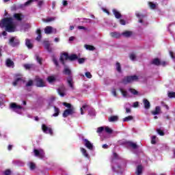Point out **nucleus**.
I'll list each match as a JSON object with an SVG mask.
<instances>
[{"label": "nucleus", "instance_id": "ddd939ff", "mask_svg": "<svg viewBox=\"0 0 175 175\" xmlns=\"http://www.w3.org/2000/svg\"><path fill=\"white\" fill-rule=\"evenodd\" d=\"M123 144H127L129 147H131V148H133V150H136L137 148V144L131 141H125Z\"/></svg>", "mask_w": 175, "mask_h": 175}, {"label": "nucleus", "instance_id": "f257e3e1", "mask_svg": "<svg viewBox=\"0 0 175 175\" xmlns=\"http://www.w3.org/2000/svg\"><path fill=\"white\" fill-rule=\"evenodd\" d=\"M1 28H5L7 32H14L16 31V25L13 23V18H4L0 23Z\"/></svg>", "mask_w": 175, "mask_h": 175}, {"label": "nucleus", "instance_id": "bb28decb", "mask_svg": "<svg viewBox=\"0 0 175 175\" xmlns=\"http://www.w3.org/2000/svg\"><path fill=\"white\" fill-rule=\"evenodd\" d=\"M67 83L69 85V87H70V88H74L73 87V78L72 77H68L67 78Z\"/></svg>", "mask_w": 175, "mask_h": 175}, {"label": "nucleus", "instance_id": "c03bdc74", "mask_svg": "<svg viewBox=\"0 0 175 175\" xmlns=\"http://www.w3.org/2000/svg\"><path fill=\"white\" fill-rule=\"evenodd\" d=\"M23 67L25 68V69H26V70H29V69L32 68V64H25L23 65Z\"/></svg>", "mask_w": 175, "mask_h": 175}, {"label": "nucleus", "instance_id": "a18cd8bd", "mask_svg": "<svg viewBox=\"0 0 175 175\" xmlns=\"http://www.w3.org/2000/svg\"><path fill=\"white\" fill-rule=\"evenodd\" d=\"M129 58L130 59H131V61H135V59H136V55L135 53H131L129 55Z\"/></svg>", "mask_w": 175, "mask_h": 175}, {"label": "nucleus", "instance_id": "e2e57ef3", "mask_svg": "<svg viewBox=\"0 0 175 175\" xmlns=\"http://www.w3.org/2000/svg\"><path fill=\"white\" fill-rule=\"evenodd\" d=\"M161 105H162V106H163V107H165V109L167 110H169V106L165 104V103L163 101L161 102Z\"/></svg>", "mask_w": 175, "mask_h": 175}, {"label": "nucleus", "instance_id": "052dcab7", "mask_svg": "<svg viewBox=\"0 0 175 175\" xmlns=\"http://www.w3.org/2000/svg\"><path fill=\"white\" fill-rule=\"evenodd\" d=\"M12 174V171L10 170H7L4 172V175H10Z\"/></svg>", "mask_w": 175, "mask_h": 175}, {"label": "nucleus", "instance_id": "aec40b11", "mask_svg": "<svg viewBox=\"0 0 175 175\" xmlns=\"http://www.w3.org/2000/svg\"><path fill=\"white\" fill-rule=\"evenodd\" d=\"M132 35H133V32L131 31H125L122 33V36L124 38H131Z\"/></svg>", "mask_w": 175, "mask_h": 175}, {"label": "nucleus", "instance_id": "39448f33", "mask_svg": "<svg viewBox=\"0 0 175 175\" xmlns=\"http://www.w3.org/2000/svg\"><path fill=\"white\" fill-rule=\"evenodd\" d=\"M36 85L40 88H43V87H46V83L44 81L39 77H36L35 79Z\"/></svg>", "mask_w": 175, "mask_h": 175}, {"label": "nucleus", "instance_id": "6ab92c4d", "mask_svg": "<svg viewBox=\"0 0 175 175\" xmlns=\"http://www.w3.org/2000/svg\"><path fill=\"white\" fill-rule=\"evenodd\" d=\"M19 81H23V83L25 82L23 77H17L14 79V81L12 82V85H14V87H16L18 84Z\"/></svg>", "mask_w": 175, "mask_h": 175}, {"label": "nucleus", "instance_id": "864d4df0", "mask_svg": "<svg viewBox=\"0 0 175 175\" xmlns=\"http://www.w3.org/2000/svg\"><path fill=\"white\" fill-rule=\"evenodd\" d=\"M157 133H159L160 135V136H165V132H163V131L158 129L157 130Z\"/></svg>", "mask_w": 175, "mask_h": 175}, {"label": "nucleus", "instance_id": "423d86ee", "mask_svg": "<svg viewBox=\"0 0 175 175\" xmlns=\"http://www.w3.org/2000/svg\"><path fill=\"white\" fill-rule=\"evenodd\" d=\"M10 109H12V110L15 111V113H20L18 110H21V109H23V107H21V105H17V103H11L10 105Z\"/></svg>", "mask_w": 175, "mask_h": 175}, {"label": "nucleus", "instance_id": "b1692460", "mask_svg": "<svg viewBox=\"0 0 175 175\" xmlns=\"http://www.w3.org/2000/svg\"><path fill=\"white\" fill-rule=\"evenodd\" d=\"M159 113H161V107L159 106H157L155 107L154 111H151V113L152 114V116H157V114H159Z\"/></svg>", "mask_w": 175, "mask_h": 175}, {"label": "nucleus", "instance_id": "473e14b6", "mask_svg": "<svg viewBox=\"0 0 175 175\" xmlns=\"http://www.w3.org/2000/svg\"><path fill=\"white\" fill-rule=\"evenodd\" d=\"M137 17H138V18L139 19L138 23H140L141 24H143V18L146 17V16L144 15V14L140 15L139 14H137Z\"/></svg>", "mask_w": 175, "mask_h": 175}, {"label": "nucleus", "instance_id": "e433bc0d", "mask_svg": "<svg viewBox=\"0 0 175 175\" xmlns=\"http://www.w3.org/2000/svg\"><path fill=\"white\" fill-rule=\"evenodd\" d=\"M85 47L86 50H90V51H94V50H95L94 46L92 45L85 44Z\"/></svg>", "mask_w": 175, "mask_h": 175}, {"label": "nucleus", "instance_id": "20e7f679", "mask_svg": "<svg viewBox=\"0 0 175 175\" xmlns=\"http://www.w3.org/2000/svg\"><path fill=\"white\" fill-rule=\"evenodd\" d=\"M150 64L152 65H155V66H165L166 65V62H161L159 58H154L151 61Z\"/></svg>", "mask_w": 175, "mask_h": 175}, {"label": "nucleus", "instance_id": "2eb2a0df", "mask_svg": "<svg viewBox=\"0 0 175 175\" xmlns=\"http://www.w3.org/2000/svg\"><path fill=\"white\" fill-rule=\"evenodd\" d=\"M5 65L8 68H14V62L8 58L5 61Z\"/></svg>", "mask_w": 175, "mask_h": 175}, {"label": "nucleus", "instance_id": "9d476101", "mask_svg": "<svg viewBox=\"0 0 175 175\" xmlns=\"http://www.w3.org/2000/svg\"><path fill=\"white\" fill-rule=\"evenodd\" d=\"M65 91H66V88H65V86L62 85L57 89V94H59V95L61 96L62 98H64V96H65L66 95Z\"/></svg>", "mask_w": 175, "mask_h": 175}, {"label": "nucleus", "instance_id": "69168bd1", "mask_svg": "<svg viewBox=\"0 0 175 175\" xmlns=\"http://www.w3.org/2000/svg\"><path fill=\"white\" fill-rule=\"evenodd\" d=\"M43 3H44L43 1H38V6L39 8H42V6L43 5Z\"/></svg>", "mask_w": 175, "mask_h": 175}, {"label": "nucleus", "instance_id": "5fc2aeb1", "mask_svg": "<svg viewBox=\"0 0 175 175\" xmlns=\"http://www.w3.org/2000/svg\"><path fill=\"white\" fill-rule=\"evenodd\" d=\"M53 62L55 65V66H59V64H58V60L57 59L56 57L53 58Z\"/></svg>", "mask_w": 175, "mask_h": 175}, {"label": "nucleus", "instance_id": "603ef678", "mask_svg": "<svg viewBox=\"0 0 175 175\" xmlns=\"http://www.w3.org/2000/svg\"><path fill=\"white\" fill-rule=\"evenodd\" d=\"M35 1H38V0H29V1H26L24 5H25V6H28V5H31V3H32V2H35Z\"/></svg>", "mask_w": 175, "mask_h": 175}, {"label": "nucleus", "instance_id": "f704fd0d", "mask_svg": "<svg viewBox=\"0 0 175 175\" xmlns=\"http://www.w3.org/2000/svg\"><path fill=\"white\" fill-rule=\"evenodd\" d=\"M133 120V116H129L123 118V122H128L129 121H132Z\"/></svg>", "mask_w": 175, "mask_h": 175}, {"label": "nucleus", "instance_id": "c9c22d12", "mask_svg": "<svg viewBox=\"0 0 175 175\" xmlns=\"http://www.w3.org/2000/svg\"><path fill=\"white\" fill-rule=\"evenodd\" d=\"M55 77L54 76H49L47 78V81H49V83H54V81H55Z\"/></svg>", "mask_w": 175, "mask_h": 175}, {"label": "nucleus", "instance_id": "f03ea898", "mask_svg": "<svg viewBox=\"0 0 175 175\" xmlns=\"http://www.w3.org/2000/svg\"><path fill=\"white\" fill-rule=\"evenodd\" d=\"M138 80L139 77L137 75L126 76L122 79L121 83L122 84L126 85V84H131V83H133V81H137Z\"/></svg>", "mask_w": 175, "mask_h": 175}, {"label": "nucleus", "instance_id": "a211bd4d", "mask_svg": "<svg viewBox=\"0 0 175 175\" xmlns=\"http://www.w3.org/2000/svg\"><path fill=\"white\" fill-rule=\"evenodd\" d=\"M143 103H144V108L146 110H148V109H150V107H151V104H150V101H148V100L144 98L143 100Z\"/></svg>", "mask_w": 175, "mask_h": 175}, {"label": "nucleus", "instance_id": "0e129e2a", "mask_svg": "<svg viewBox=\"0 0 175 175\" xmlns=\"http://www.w3.org/2000/svg\"><path fill=\"white\" fill-rule=\"evenodd\" d=\"M113 157L115 159H119L118 154L116 152H113Z\"/></svg>", "mask_w": 175, "mask_h": 175}, {"label": "nucleus", "instance_id": "393cba45", "mask_svg": "<svg viewBox=\"0 0 175 175\" xmlns=\"http://www.w3.org/2000/svg\"><path fill=\"white\" fill-rule=\"evenodd\" d=\"M135 173L137 175L142 174V173H143V165H137Z\"/></svg>", "mask_w": 175, "mask_h": 175}, {"label": "nucleus", "instance_id": "bf43d9fd", "mask_svg": "<svg viewBox=\"0 0 175 175\" xmlns=\"http://www.w3.org/2000/svg\"><path fill=\"white\" fill-rule=\"evenodd\" d=\"M36 167V165L33 163H30V169L33 170Z\"/></svg>", "mask_w": 175, "mask_h": 175}, {"label": "nucleus", "instance_id": "f3484780", "mask_svg": "<svg viewBox=\"0 0 175 175\" xmlns=\"http://www.w3.org/2000/svg\"><path fill=\"white\" fill-rule=\"evenodd\" d=\"M112 13L115 16L116 18L120 19L121 17H122V15H121V13L118 12V10L116 9L112 10Z\"/></svg>", "mask_w": 175, "mask_h": 175}, {"label": "nucleus", "instance_id": "a19ab883", "mask_svg": "<svg viewBox=\"0 0 175 175\" xmlns=\"http://www.w3.org/2000/svg\"><path fill=\"white\" fill-rule=\"evenodd\" d=\"M167 96H168V98H170L171 99L173 98H175V92H168Z\"/></svg>", "mask_w": 175, "mask_h": 175}, {"label": "nucleus", "instance_id": "c756f323", "mask_svg": "<svg viewBox=\"0 0 175 175\" xmlns=\"http://www.w3.org/2000/svg\"><path fill=\"white\" fill-rule=\"evenodd\" d=\"M110 36H111V38H116V39H118L121 35L117 31H113L110 33Z\"/></svg>", "mask_w": 175, "mask_h": 175}, {"label": "nucleus", "instance_id": "338daca9", "mask_svg": "<svg viewBox=\"0 0 175 175\" xmlns=\"http://www.w3.org/2000/svg\"><path fill=\"white\" fill-rule=\"evenodd\" d=\"M133 107H139V102L136 101L133 105Z\"/></svg>", "mask_w": 175, "mask_h": 175}, {"label": "nucleus", "instance_id": "1a4fd4ad", "mask_svg": "<svg viewBox=\"0 0 175 175\" xmlns=\"http://www.w3.org/2000/svg\"><path fill=\"white\" fill-rule=\"evenodd\" d=\"M42 132H44V133H49V135H51L52 136V135H53V129L46 126V124H42Z\"/></svg>", "mask_w": 175, "mask_h": 175}, {"label": "nucleus", "instance_id": "8fccbe9b", "mask_svg": "<svg viewBox=\"0 0 175 175\" xmlns=\"http://www.w3.org/2000/svg\"><path fill=\"white\" fill-rule=\"evenodd\" d=\"M148 5L151 9H155L157 8V5L152 2H149Z\"/></svg>", "mask_w": 175, "mask_h": 175}, {"label": "nucleus", "instance_id": "7c9ffc66", "mask_svg": "<svg viewBox=\"0 0 175 175\" xmlns=\"http://www.w3.org/2000/svg\"><path fill=\"white\" fill-rule=\"evenodd\" d=\"M118 120V117L117 116H112L108 118V121L109 122H115Z\"/></svg>", "mask_w": 175, "mask_h": 175}, {"label": "nucleus", "instance_id": "680f3d73", "mask_svg": "<svg viewBox=\"0 0 175 175\" xmlns=\"http://www.w3.org/2000/svg\"><path fill=\"white\" fill-rule=\"evenodd\" d=\"M120 24L121 25H125L126 24V22L125 20H124V19H120Z\"/></svg>", "mask_w": 175, "mask_h": 175}, {"label": "nucleus", "instance_id": "4c0bfd02", "mask_svg": "<svg viewBox=\"0 0 175 175\" xmlns=\"http://www.w3.org/2000/svg\"><path fill=\"white\" fill-rule=\"evenodd\" d=\"M116 70L118 72V73H121L122 70H121V64L120 62H116Z\"/></svg>", "mask_w": 175, "mask_h": 175}, {"label": "nucleus", "instance_id": "5701e85b", "mask_svg": "<svg viewBox=\"0 0 175 175\" xmlns=\"http://www.w3.org/2000/svg\"><path fill=\"white\" fill-rule=\"evenodd\" d=\"M64 75H66L67 76H69L68 77H70L72 75V70L69 69V68L66 67L64 70H63Z\"/></svg>", "mask_w": 175, "mask_h": 175}, {"label": "nucleus", "instance_id": "2f4dec72", "mask_svg": "<svg viewBox=\"0 0 175 175\" xmlns=\"http://www.w3.org/2000/svg\"><path fill=\"white\" fill-rule=\"evenodd\" d=\"M55 113L52 115L53 117H58L59 116V108L54 107Z\"/></svg>", "mask_w": 175, "mask_h": 175}, {"label": "nucleus", "instance_id": "3c124183", "mask_svg": "<svg viewBox=\"0 0 175 175\" xmlns=\"http://www.w3.org/2000/svg\"><path fill=\"white\" fill-rule=\"evenodd\" d=\"M63 105L68 107V109H72V107H72V104L68 103H63Z\"/></svg>", "mask_w": 175, "mask_h": 175}, {"label": "nucleus", "instance_id": "f8f14e48", "mask_svg": "<svg viewBox=\"0 0 175 175\" xmlns=\"http://www.w3.org/2000/svg\"><path fill=\"white\" fill-rule=\"evenodd\" d=\"M43 44H44V49L48 51V53L53 52V48L50 47V42L43 41Z\"/></svg>", "mask_w": 175, "mask_h": 175}, {"label": "nucleus", "instance_id": "72a5a7b5", "mask_svg": "<svg viewBox=\"0 0 175 175\" xmlns=\"http://www.w3.org/2000/svg\"><path fill=\"white\" fill-rule=\"evenodd\" d=\"M81 151L83 154V155L85 157V158H89L88 153L87 152V150L84 148H81Z\"/></svg>", "mask_w": 175, "mask_h": 175}, {"label": "nucleus", "instance_id": "c85d7f7f", "mask_svg": "<svg viewBox=\"0 0 175 175\" xmlns=\"http://www.w3.org/2000/svg\"><path fill=\"white\" fill-rule=\"evenodd\" d=\"M76 59H79V57L76 54H71L68 57V60L71 62L76 61Z\"/></svg>", "mask_w": 175, "mask_h": 175}, {"label": "nucleus", "instance_id": "37998d69", "mask_svg": "<svg viewBox=\"0 0 175 175\" xmlns=\"http://www.w3.org/2000/svg\"><path fill=\"white\" fill-rule=\"evenodd\" d=\"M36 61L38 62V64H40V65H42V57H40V56L38 55H36Z\"/></svg>", "mask_w": 175, "mask_h": 175}, {"label": "nucleus", "instance_id": "dca6fc26", "mask_svg": "<svg viewBox=\"0 0 175 175\" xmlns=\"http://www.w3.org/2000/svg\"><path fill=\"white\" fill-rule=\"evenodd\" d=\"M83 142H84L85 146V147H87V148H88L89 150H92V148H94V146L92 145V144H91V142L90 141H88V139H84Z\"/></svg>", "mask_w": 175, "mask_h": 175}, {"label": "nucleus", "instance_id": "9b49d317", "mask_svg": "<svg viewBox=\"0 0 175 175\" xmlns=\"http://www.w3.org/2000/svg\"><path fill=\"white\" fill-rule=\"evenodd\" d=\"M35 157H38L41 159L44 158V152L43 151L38 150V149H34L33 150Z\"/></svg>", "mask_w": 175, "mask_h": 175}, {"label": "nucleus", "instance_id": "de8ad7c7", "mask_svg": "<svg viewBox=\"0 0 175 175\" xmlns=\"http://www.w3.org/2000/svg\"><path fill=\"white\" fill-rule=\"evenodd\" d=\"M105 131L107 133H113V130H111V129L109 128V126H106L105 129Z\"/></svg>", "mask_w": 175, "mask_h": 175}, {"label": "nucleus", "instance_id": "a878e982", "mask_svg": "<svg viewBox=\"0 0 175 175\" xmlns=\"http://www.w3.org/2000/svg\"><path fill=\"white\" fill-rule=\"evenodd\" d=\"M44 32H45V33H46V35L52 33H53V27L46 26L44 29Z\"/></svg>", "mask_w": 175, "mask_h": 175}, {"label": "nucleus", "instance_id": "ea45409f", "mask_svg": "<svg viewBox=\"0 0 175 175\" xmlns=\"http://www.w3.org/2000/svg\"><path fill=\"white\" fill-rule=\"evenodd\" d=\"M120 91L123 96L124 97L128 96V92H126V90H124V89L122 88H120Z\"/></svg>", "mask_w": 175, "mask_h": 175}, {"label": "nucleus", "instance_id": "7ed1b4c3", "mask_svg": "<svg viewBox=\"0 0 175 175\" xmlns=\"http://www.w3.org/2000/svg\"><path fill=\"white\" fill-rule=\"evenodd\" d=\"M8 44H10L11 47H18V46H20V40L16 36L11 37L9 39Z\"/></svg>", "mask_w": 175, "mask_h": 175}, {"label": "nucleus", "instance_id": "cd10ccee", "mask_svg": "<svg viewBox=\"0 0 175 175\" xmlns=\"http://www.w3.org/2000/svg\"><path fill=\"white\" fill-rule=\"evenodd\" d=\"M25 44H26L27 47L28 49H29L33 48V44H32L31 43V40H30L29 39H28V38H27V39L25 40Z\"/></svg>", "mask_w": 175, "mask_h": 175}, {"label": "nucleus", "instance_id": "49530a36", "mask_svg": "<svg viewBox=\"0 0 175 175\" xmlns=\"http://www.w3.org/2000/svg\"><path fill=\"white\" fill-rule=\"evenodd\" d=\"M54 20H55V18L51 17V18H47L46 19H44V21H45V23H50L51 21H54Z\"/></svg>", "mask_w": 175, "mask_h": 175}, {"label": "nucleus", "instance_id": "09e8293b", "mask_svg": "<svg viewBox=\"0 0 175 175\" xmlns=\"http://www.w3.org/2000/svg\"><path fill=\"white\" fill-rule=\"evenodd\" d=\"M156 139H157V136L153 135V136L152 137L151 144H157V141H156Z\"/></svg>", "mask_w": 175, "mask_h": 175}, {"label": "nucleus", "instance_id": "0eeeda50", "mask_svg": "<svg viewBox=\"0 0 175 175\" xmlns=\"http://www.w3.org/2000/svg\"><path fill=\"white\" fill-rule=\"evenodd\" d=\"M76 109H75V107H72L70 109H67L66 110H64V113H63V117L64 118H66V117H68V116H72V114H75V113H76Z\"/></svg>", "mask_w": 175, "mask_h": 175}, {"label": "nucleus", "instance_id": "774afa93", "mask_svg": "<svg viewBox=\"0 0 175 175\" xmlns=\"http://www.w3.org/2000/svg\"><path fill=\"white\" fill-rule=\"evenodd\" d=\"M78 29H84L85 31H87V28L84 26H78Z\"/></svg>", "mask_w": 175, "mask_h": 175}, {"label": "nucleus", "instance_id": "6e6d98bb", "mask_svg": "<svg viewBox=\"0 0 175 175\" xmlns=\"http://www.w3.org/2000/svg\"><path fill=\"white\" fill-rule=\"evenodd\" d=\"M105 131V127L100 126L97 129V133H102Z\"/></svg>", "mask_w": 175, "mask_h": 175}, {"label": "nucleus", "instance_id": "4d7b16f0", "mask_svg": "<svg viewBox=\"0 0 175 175\" xmlns=\"http://www.w3.org/2000/svg\"><path fill=\"white\" fill-rule=\"evenodd\" d=\"M85 76L88 78V79H92V75H91V72H86L85 73Z\"/></svg>", "mask_w": 175, "mask_h": 175}, {"label": "nucleus", "instance_id": "4468645a", "mask_svg": "<svg viewBox=\"0 0 175 175\" xmlns=\"http://www.w3.org/2000/svg\"><path fill=\"white\" fill-rule=\"evenodd\" d=\"M14 18L16 20V21H23V18L24 17V15L23 14L20 13H15L13 16Z\"/></svg>", "mask_w": 175, "mask_h": 175}, {"label": "nucleus", "instance_id": "79ce46f5", "mask_svg": "<svg viewBox=\"0 0 175 175\" xmlns=\"http://www.w3.org/2000/svg\"><path fill=\"white\" fill-rule=\"evenodd\" d=\"M32 85H33V81L32 79L29 80L25 85L26 87H32Z\"/></svg>", "mask_w": 175, "mask_h": 175}, {"label": "nucleus", "instance_id": "58836bf2", "mask_svg": "<svg viewBox=\"0 0 175 175\" xmlns=\"http://www.w3.org/2000/svg\"><path fill=\"white\" fill-rule=\"evenodd\" d=\"M129 91L133 94V95H139V92L137 90L133 89V88H130Z\"/></svg>", "mask_w": 175, "mask_h": 175}, {"label": "nucleus", "instance_id": "4be33fe9", "mask_svg": "<svg viewBox=\"0 0 175 175\" xmlns=\"http://www.w3.org/2000/svg\"><path fill=\"white\" fill-rule=\"evenodd\" d=\"M36 33L38 36L36 37V40L38 42H40V40H42V30H40V29H38L36 31Z\"/></svg>", "mask_w": 175, "mask_h": 175}, {"label": "nucleus", "instance_id": "412c9836", "mask_svg": "<svg viewBox=\"0 0 175 175\" xmlns=\"http://www.w3.org/2000/svg\"><path fill=\"white\" fill-rule=\"evenodd\" d=\"M112 170L115 173H122V167L120 165H118L117 167H112Z\"/></svg>", "mask_w": 175, "mask_h": 175}, {"label": "nucleus", "instance_id": "6e6552de", "mask_svg": "<svg viewBox=\"0 0 175 175\" xmlns=\"http://www.w3.org/2000/svg\"><path fill=\"white\" fill-rule=\"evenodd\" d=\"M59 59H60L61 64H62V65H64V66H66L65 59H66V61H68V59H69V54H68V53H64L60 56Z\"/></svg>", "mask_w": 175, "mask_h": 175}, {"label": "nucleus", "instance_id": "13d9d810", "mask_svg": "<svg viewBox=\"0 0 175 175\" xmlns=\"http://www.w3.org/2000/svg\"><path fill=\"white\" fill-rule=\"evenodd\" d=\"M79 64H84L85 62V59L84 58H79L78 59Z\"/></svg>", "mask_w": 175, "mask_h": 175}]
</instances>
